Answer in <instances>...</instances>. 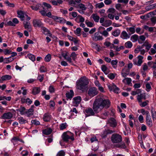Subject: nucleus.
<instances>
[{"mask_svg":"<svg viewBox=\"0 0 156 156\" xmlns=\"http://www.w3.org/2000/svg\"><path fill=\"white\" fill-rule=\"evenodd\" d=\"M110 103L108 99H104L102 98L96 99L94 101L92 108H88L85 110L86 117L94 116L95 113H98L99 109H103L105 107L108 108L110 106Z\"/></svg>","mask_w":156,"mask_h":156,"instance_id":"nucleus-1","label":"nucleus"},{"mask_svg":"<svg viewBox=\"0 0 156 156\" xmlns=\"http://www.w3.org/2000/svg\"><path fill=\"white\" fill-rule=\"evenodd\" d=\"M88 80L85 76L80 78L77 82L76 88L81 91L84 92L87 89Z\"/></svg>","mask_w":156,"mask_h":156,"instance_id":"nucleus-2","label":"nucleus"},{"mask_svg":"<svg viewBox=\"0 0 156 156\" xmlns=\"http://www.w3.org/2000/svg\"><path fill=\"white\" fill-rule=\"evenodd\" d=\"M74 135L70 132L67 131L64 132L62 136V137L63 141L67 142L69 139L73 141L74 140Z\"/></svg>","mask_w":156,"mask_h":156,"instance_id":"nucleus-3","label":"nucleus"},{"mask_svg":"<svg viewBox=\"0 0 156 156\" xmlns=\"http://www.w3.org/2000/svg\"><path fill=\"white\" fill-rule=\"evenodd\" d=\"M111 140L113 143H119L122 140L121 136L118 134H114L112 135Z\"/></svg>","mask_w":156,"mask_h":156,"instance_id":"nucleus-4","label":"nucleus"},{"mask_svg":"<svg viewBox=\"0 0 156 156\" xmlns=\"http://www.w3.org/2000/svg\"><path fill=\"white\" fill-rule=\"evenodd\" d=\"M98 91L95 87H92L90 88L88 91V94L90 97H92L98 94Z\"/></svg>","mask_w":156,"mask_h":156,"instance_id":"nucleus-5","label":"nucleus"},{"mask_svg":"<svg viewBox=\"0 0 156 156\" xmlns=\"http://www.w3.org/2000/svg\"><path fill=\"white\" fill-rule=\"evenodd\" d=\"M146 115L147 124L150 127H151L152 126L153 124L149 112L148 111L146 112Z\"/></svg>","mask_w":156,"mask_h":156,"instance_id":"nucleus-6","label":"nucleus"},{"mask_svg":"<svg viewBox=\"0 0 156 156\" xmlns=\"http://www.w3.org/2000/svg\"><path fill=\"white\" fill-rule=\"evenodd\" d=\"M92 38L93 40L95 41L101 40L103 39L102 36L99 35L97 32L94 33V35L92 36Z\"/></svg>","mask_w":156,"mask_h":156,"instance_id":"nucleus-7","label":"nucleus"},{"mask_svg":"<svg viewBox=\"0 0 156 156\" xmlns=\"http://www.w3.org/2000/svg\"><path fill=\"white\" fill-rule=\"evenodd\" d=\"M33 25L35 27H41L43 26V24L40 20L34 19L33 22Z\"/></svg>","mask_w":156,"mask_h":156,"instance_id":"nucleus-8","label":"nucleus"},{"mask_svg":"<svg viewBox=\"0 0 156 156\" xmlns=\"http://www.w3.org/2000/svg\"><path fill=\"white\" fill-rule=\"evenodd\" d=\"M138 61L137 62L135 61V60L133 59V62L134 64L138 66H140L143 62L142 59L143 58V57L141 55H139L138 56Z\"/></svg>","mask_w":156,"mask_h":156,"instance_id":"nucleus-9","label":"nucleus"},{"mask_svg":"<svg viewBox=\"0 0 156 156\" xmlns=\"http://www.w3.org/2000/svg\"><path fill=\"white\" fill-rule=\"evenodd\" d=\"M12 117V114L10 112L4 113L2 116V119H9Z\"/></svg>","mask_w":156,"mask_h":156,"instance_id":"nucleus-10","label":"nucleus"},{"mask_svg":"<svg viewBox=\"0 0 156 156\" xmlns=\"http://www.w3.org/2000/svg\"><path fill=\"white\" fill-rule=\"evenodd\" d=\"M17 14L18 17L20 18L21 20H24L26 14L22 11H17Z\"/></svg>","mask_w":156,"mask_h":156,"instance_id":"nucleus-11","label":"nucleus"},{"mask_svg":"<svg viewBox=\"0 0 156 156\" xmlns=\"http://www.w3.org/2000/svg\"><path fill=\"white\" fill-rule=\"evenodd\" d=\"M24 27L26 29H27L29 31H30L32 30L31 26L29 22L24 21L23 22Z\"/></svg>","mask_w":156,"mask_h":156,"instance_id":"nucleus-12","label":"nucleus"},{"mask_svg":"<svg viewBox=\"0 0 156 156\" xmlns=\"http://www.w3.org/2000/svg\"><path fill=\"white\" fill-rule=\"evenodd\" d=\"M17 120L19 123L21 125L25 124L28 123V121L22 117H18Z\"/></svg>","mask_w":156,"mask_h":156,"instance_id":"nucleus-13","label":"nucleus"},{"mask_svg":"<svg viewBox=\"0 0 156 156\" xmlns=\"http://www.w3.org/2000/svg\"><path fill=\"white\" fill-rule=\"evenodd\" d=\"M73 6L76 8H79L82 10H86L87 8L85 5L82 3H80L76 5H74Z\"/></svg>","mask_w":156,"mask_h":156,"instance_id":"nucleus-14","label":"nucleus"},{"mask_svg":"<svg viewBox=\"0 0 156 156\" xmlns=\"http://www.w3.org/2000/svg\"><path fill=\"white\" fill-rule=\"evenodd\" d=\"M108 122L110 124V126L113 127H115L116 125V122L115 119L113 118H111L108 120Z\"/></svg>","mask_w":156,"mask_h":156,"instance_id":"nucleus-15","label":"nucleus"},{"mask_svg":"<svg viewBox=\"0 0 156 156\" xmlns=\"http://www.w3.org/2000/svg\"><path fill=\"white\" fill-rule=\"evenodd\" d=\"M33 107H34V106H32L31 108L27 110V111H26L25 114L27 116L29 117L33 115L32 112L34 111V109L32 108Z\"/></svg>","mask_w":156,"mask_h":156,"instance_id":"nucleus-16","label":"nucleus"},{"mask_svg":"<svg viewBox=\"0 0 156 156\" xmlns=\"http://www.w3.org/2000/svg\"><path fill=\"white\" fill-rule=\"evenodd\" d=\"M112 24V21L109 20H105L104 23L101 24V25L107 27L110 26Z\"/></svg>","mask_w":156,"mask_h":156,"instance_id":"nucleus-17","label":"nucleus"},{"mask_svg":"<svg viewBox=\"0 0 156 156\" xmlns=\"http://www.w3.org/2000/svg\"><path fill=\"white\" fill-rule=\"evenodd\" d=\"M73 103L75 104H79L81 101V98L80 96H77L73 98Z\"/></svg>","mask_w":156,"mask_h":156,"instance_id":"nucleus-18","label":"nucleus"},{"mask_svg":"<svg viewBox=\"0 0 156 156\" xmlns=\"http://www.w3.org/2000/svg\"><path fill=\"white\" fill-rule=\"evenodd\" d=\"M143 99L144 100L146 99V96L145 94H142L137 95V100L139 102H141L142 99Z\"/></svg>","mask_w":156,"mask_h":156,"instance_id":"nucleus-19","label":"nucleus"},{"mask_svg":"<svg viewBox=\"0 0 156 156\" xmlns=\"http://www.w3.org/2000/svg\"><path fill=\"white\" fill-rule=\"evenodd\" d=\"M92 17L94 21L98 23L99 22L100 19V17L96 14H93L91 16Z\"/></svg>","mask_w":156,"mask_h":156,"instance_id":"nucleus-20","label":"nucleus"},{"mask_svg":"<svg viewBox=\"0 0 156 156\" xmlns=\"http://www.w3.org/2000/svg\"><path fill=\"white\" fill-rule=\"evenodd\" d=\"M114 132V131L110 129L105 130L104 131L103 134L102 135V137L104 138L106 136L107 134H112Z\"/></svg>","mask_w":156,"mask_h":156,"instance_id":"nucleus-21","label":"nucleus"},{"mask_svg":"<svg viewBox=\"0 0 156 156\" xmlns=\"http://www.w3.org/2000/svg\"><path fill=\"white\" fill-rule=\"evenodd\" d=\"M41 30H42V32L44 34L46 35L48 34L51 35L50 31L46 28L43 27V26L41 27Z\"/></svg>","mask_w":156,"mask_h":156,"instance_id":"nucleus-22","label":"nucleus"},{"mask_svg":"<svg viewBox=\"0 0 156 156\" xmlns=\"http://www.w3.org/2000/svg\"><path fill=\"white\" fill-rule=\"evenodd\" d=\"M40 89L39 87H35L33 89L32 93L34 95L38 94L40 91Z\"/></svg>","mask_w":156,"mask_h":156,"instance_id":"nucleus-23","label":"nucleus"},{"mask_svg":"<svg viewBox=\"0 0 156 156\" xmlns=\"http://www.w3.org/2000/svg\"><path fill=\"white\" fill-rule=\"evenodd\" d=\"M108 113V112L105 111L101 114L100 116L98 115V116L103 119H105L107 118Z\"/></svg>","mask_w":156,"mask_h":156,"instance_id":"nucleus-24","label":"nucleus"},{"mask_svg":"<svg viewBox=\"0 0 156 156\" xmlns=\"http://www.w3.org/2000/svg\"><path fill=\"white\" fill-rule=\"evenodd\" d=\"M51 117L48 113H46L44 114L43 117V120L45 122H48L50 120Z\"/></svg>","mask_w":156,"mask_h":156,"instance_id":"nucleus-25","label":"nucleus"},{"mask_svg":"<svg viewBox=\"0 0 156 156\" xmlns=\"http://www.w3.org/2000/svg\"><path fill=\"white\" fill-rule=\"evenodd\" d=\"M73 92L72 90H70V92L67 93L66 94V96L68 98L71 99L72 98L73 96Z\"/></svg>","mask_w":156,"mask_h":156,"instance_id":"nucleus-26","label":"nucleus"},{"mask_svg":"<svg viewBox=\"0 0 156 156\" xmlns=\"http://www.w3.org/2000/svg\"><path fill=\"white\" fill-rule=\"evenodd\" d=\"M16 111L20 112V114L22 115H23L25 113L26 109L24 107H21L20 108L16 109Z\"/></svg>","mask_w":156,"mask_h":156,"instance_id":"nucleus-27","label":"nucleus"},{"mask_svg":"<svg viewBox=\"0 0 156 156\" xmlns=\"http://www.w3.org/2000/svg\"><path fill=\"white\" fill-rule=\"evenodd\" d=\"M12 78V77L11 76L7 75L3 76L1 77L2 81L9 80Z\"/></svg>","mask_w":156,"mask_h":156,"instance_id":"nucleus-28","label":"nucleus"},{"mask_svg":"<svg viewBox=\"0 0 156 156\" xmlns=\"http://www.w3.org/2000/svg\"><path fill=\"white\" fill-rule=\"evenodd\" d=\"M121 36L122 38L125 39H127L129 37V36H128V34L125 31H123L122 32Z\"/></svg>","mask_w":156,"mask_h":156,"instance_id":"nucleus-29","label":"nucleus"},{"mask_svg":"<svg viewBox=\"0 0 156 156\" xmlns=\"http://www.w3.org/2000/svg\"><path fill=\"white\" fill-rule=\"evenodd\" d=\"M52 131L51 128H47L43 130V133L46 135L50 134Z\"/></svg>","mask_w":156,"mask_h":156,"instance_id":"nucleus-30","label":"nucleus"},{"mask_svg":"<svg viewBox=\"0 0 156 156\" xmlns=\"http://www.w3.org/2000/svg\"><path fill=\"white\" fill-rule=\"evenodd\" d=\"M101 69L102 70L106 75L108 74L109 73L108 71L107 70V68L105 65H102L101 66Z\"/></svg>","mask_w":156,"mask_h":156,"instance_id":"nucleus-31","label":"nucleus"},{"mask_svg":"<svg viewBox=\"0 0 156 156\" xmlns=\"http://www.w3.org/2000/svg\"><path fill=\"white\" fill-rule=\"evenodd\" d=\"M111 62L113 68L115 69H116L117 67V64L118 62V60L117 59L112 60Z\"/></svg>","mask_w":156,"mask_h":156,"instance_id":"nucleus-32","label":"nucleus"},{"mask_svg":"<svg viewBox=\"0 0 156 156\" xmlns=\"http://www.w3.org/2000/svg\"><path fill=\"white\" fill-rule=\"evenodd\" d=\"M135 26H133L132 27L129 28H126V30L127 31L129 30L131 34H134L135 32Z\"/></svg>","mask_w":156,"mask_h":156,"instance_id":"nucleus-33","label":"nucleus"},{"mask_svg":"<svg viewBox=\"0 0 156 156\" xmlns=\"http://www.w3.org/2000/svg\"><path fill=\"white\" fill-rule=\"evenodd\" d=\"M14 60V58H11V57L8 58H5L4 59V63H8L12 62Z\"/></svg>","mask_w":156,"mask_h":156,"instance_id":"nucleus-34","label":"nucleus"},{"mask_svg":"<svg viewBox=\"0 0 156 156\" xmlns=\"http://www.w3.org/2000/svg\"><path fill=\"white\" fill-rule=\"evenodd\" d=\"M125 46L126 48H131L133 46V44L130 41H128L125 43Z\"/></svg>","mask_w":156,"mask_h":156,"instance_id":"nucleus-35","label":"nucleus"},{"mask_svg":"<svg viewBox=\"0 0 156 156\" xmlns=\"http://www.w3.org/2000/svg\"><path fill=\"white\" fill-rule=\"evenodd\" d=\"M131 81L132 80L129 78H125L122 80L123 83H125L126 82L127 84L128 85H129L131 83Z\"/></svg>","mask_w":156,"mask_h":156,"instance_id":"nucleus-36","label":"nucleus"},{"mask_svg":"<svg viewBox=\"0 0 156 156\" xmlns=\"http://www.w3.org/2000/svg\"><path fill=\"white\" fill-rule=\"evenodd\" d=\"M120 30L119 29H117L112 32V34L115 37L118 36L120 34Z\"/></svg>","mask_w":156,"mask_h":156,"instance_id":"nucleus-37","label":"nucleus"},{"mask_svg":"<svg viewBox=\"0 0 156 156\" xmlns=\"http://www.w3.org/2000/svg\"><path fill=\"white\" fill-rule=\"evenodd\" d=\"M67 126V125L66 123H61L60 125V126L59 127L60 129L61 130H62L66 128V127Z\"/></svg>","mask_w":156,"mask_h":156,"instance_id":"nucleus-38","label":"nucleus"},{"mask_svg":"<svg viewBox=\"0 0 156 156\" xmlns=\"http://www.w3.org/2000/svg\"><path fill=\"white\" fill-rule=\"evenodd\" d=\"M141 92V90L140 89H138L135 91H132L131 94L133 95H135L137 94H140Z\"/></svg>","mask_w":156,"mask_h":156,"instance_id":"nucleus-39","label":"nucleus"},{"mask_svg":"<svg viewBox=\"0 0 156 156\" xmlns=\"http://www.w3.org/2000/svg\"><path fill=\"white\" fill-rule=\"evenodd\" d=\"M27 56L28 58L33 61H34L35 60V56L32 54H29L27 55Z\"/></svg>","mask_w":156,"mask_h":156,"instance_id":"nucleus-40","label":"nucleus"},{"mask_svg":"<svg viewBox=\"0 0 156 156\" xmlns=\"http://www.w3.org/2000/svg\"><path fill=\"white\" fill-rule=\"evenodd\" d=\"M138 38V36L136 34H134L131 37V40L133 42L136 41L137 40Z\"/></svg>","mask_w":156,"mask_h":156,"instance_id":"nucleus-41","label":"nucleus"},{"mask_svg":"<svg viewBox=\"0 0 156 156\" xmlns=\"http://www.w3.org/2000/svg\"><path fill=\"white\" fill-rule=\"evenodd\" d=\"M96 8H98L99 9L101 8L104 6V4L103 2H101L96 4L95 5Z\"/></svg>","mask_w":156,"mask_h":156,"instance_id":"nucleus-42","label":"nucleus"},{"mask_svg":"<svg viewBox=\"0 0 156 156\" xmlns=\"http://www.w3.org/2000/svg\"><path fill=\"white\" fill-rule=\"evenodd\" d=\"M65 153L63 150H61L59 151L57 154L56 156H64Z\"/></svg>","mask_w":156,"mask_h":156,"instance_id":"nucleus-43","label":"nucleus"},{"mask_svg":"<svg viewBox=\"0 0 156 156\" xmlns=\"http://www.w3.org/2000/svg\"><path fill=\"white\" fill-rule=\"evenodd\" d=\"M156 7V3L153 4L151 5H150L147 7V9H148L149 10L151 9H154Z\"/></svg>","mask_w":156,"mask_h":156,"instance_id":"nucleus-44","label":"nucleus"},{"mask_svg":"<svg viewBox=\"0 0 156 156\" xmlns=\"http://www.w3.org/2000/svg\"><path fill=\"white\" fill-rule=\"evenodd\" d=\"M85 23L88 27H92L94 26V24L92 23L89 21L88 20H86Z\"/></svg>","mask_w":156,"mask_h":156,"instance_id":"nucleus-45","label":"nucleus"},{"mask_svg":"<svg viewBox=\"0 0 156 156\" xmlns=\"http://www.w3.org/2000/svg\"><path fill=\"white\" fill-rule=\"evenodd\" d=\"M151 113L152 114V116L153 120L156 118V111L152 109L151 110Z\"/></svg>","mask_w":156,"mask_h":156,"instance_id":"nucleus-46","label":"nucleus"},{"mask_svg":"<svg viewBox=\"0 0 156 156\" xmlns=\"http://www.w3.org/2000/svg\"><path fill=\"white\" fill-rule=\"evenodd\" d=\"M51 58V56L50 54H49L47 55L44 58L45 60L47 62L50 61Z\"/></svg>","mask_w":156,"mask_h":156,"instance_id":"nucleus-47","label":"nucleus"},{"mask_svg":"<svg viewBox=\"0 0 156 156\" xmlns=\"http://www.w3.org/2000/svg\"><path fill=\"white\" fill-rule=\"evenodd\" d=\"M5 3L6 5L10 7H14V5L13 3H10L8 1H6L5 2Z\"/></svg>","mask_w":156,"mask_h":156,"instance_id":"nucleus-48","label":"nucleus"},{"mask_svg":"<svg viewBox=\"0 0 156 156\" xmlns=\"http://www.w3.org/2000/svg\"><path fill=\"white\" fill-rule=\"evenodd\" d=\"M148 103V101H144L143 102H141L140 104V105L141 107H144L146 105H147Z\"/></svg>","mask_w":156,"mask_h":156,"instance_id":"nucleus-49","label":"nucleus"},{"mask_svg":"<svg viewBox=\"0 0 156 156\" xmlns=\"http://www.w3.org/2000/svg\"><path fill=\"white\" fill-rule=\"evenodd\" d=\"M76 54L75 52H73L71 54L70 57H72L73 60H75L76 58Z\"/></svg>","mask_w":156,"mask_h":156,"instance_id":"nucleus-50","label":"nucleus"},{"mask_svg":"<svg viewBox=\"0 0 156 156\" xmlns=\"http://www.w3.org/2000/svg\"><path fill=\"white\" fill-rule=\"evenodd\" d=\"M31 122L32 124H34L36 125H38L40 124L39 122L36 120H32L31 121Z\"/></svg>","mask_w":156,"mask_h":156,"instance_id":"nucleus-51","label":"nucleus"},{"mask_svg":"<svg viewBox=\"0 0 156 156\" xmlns=\"http://www.w3.org/2000/svg\"><path fill=\"white\" fill-rule=\"evenodd\" d=\"M43 10L39 11V12L43 16H45L46 15V11H45V8L43 7Z\"/></svg>","mask_w":156,"mask_h":156,"instance_id":"nucleus-52","label":"nucleus"},{"mask_svg":"<svg viewBox=\"0 0 156 156\" xmlns=\"http://www.w3.org/2000/svg\"><path fill=\"white\" fill-rule=\"evenodd\" d=\"M108 87L109 89L110 90V91L112 90H113L115 88V85L114 84H110L108 86Z\"/></svg>","mask_w":156,"mask_h":156,"instance_id":"nucleus-53","label":"nucleus"},{"mask_svg":"<svg viewBox=\"0 0 156 156\" xmlns=\"http://www.w3.org/2000/svg\"><path fill=\"white\" fill-rule=\"evenodd\" d=\"M43 5L44 6V8L46 7L48 9L51 8V6L50 4L47 3L46 2H44L43 3Z\"/></svg>","mask_w":156,"mask_h":156,"instance_id":"nucleus-54","label":"nucleus"},{"mask_svg":"<svg viewBox=\"0 0 156 156\" xmlns=\"http://www.w3.org/2000/svg\"><path fill=\"white\" fill-rule=\"evenodd\" d=\"M129 1V0H118V2L119 3H122L125 5L127 4Z\"/></svg>","mask_w":156,"mask_h":156,"instance_id":"nucleus-55","label":"nucleus"},{"mask_svg":"<svg viewBox=\"0 0 156 156\" xmlns=\"http://www.w3.org/2000/svg\"><path fill=\"white\" fill-rule=\"evenodd\" d=\"M38 79L40 82H42L44 79V75H39L37 77Z\"/></svg>","mask_w":156,"mask_h":156,"instance_id":"nucleus-56","label":"nucleus"},{"mask_svg":"<svg viewBox=\"0 0 156 156\" xmlns=\"http://www.w3.org/2000/svg\"><path fill=\"white\" fill-rule=\"evenodd\" d=\"M108 76L110 79L112 80L115 77V75L113 73H110L108 75Z\"/></svg>","mask_w":156,"mask_h":156,"instance_id":"nucleus-57","label":"nucleus"},{"mask_svg":"<svg viewBox=\"0 0 156 156\" xmlns=\"http://www.w3.org/2000/svg\"><path fill=\"white\" fill-rule=\"evenodd\" d=\"M79 18L80 22L83 23L84 22L85 19L81 16L78 15V17Z\"/></svg>","mask_w":156,"mask_h":156,"instance_id":"nucleus-58","label":"nucleus"},{"mask_svg":"<svg viewBox=\"0 0 156 156\" xmlns=\"http://www.w3.org/2000/svg\"><path fill=\"white\" fill-rule=\"evenodd\" d=\"M101 34L105 37H107L108 34V33L106 30H104L102 33H101Z\"/></svg>","mask_w":156,"mask_h":156,"instance_id":"nucleus-59","label":"nucleus"},{"mask_svg":"<svg viewBox=\"0 0 156 156\" xmlns=\"http://www.w3.org/2000/svg\"><path fill=\"white\" fill-rule=\"evenodd\" d=\"M69 14V15H71L74 18L76 17L77 15V12H70Z\"/></svg>","mask_w":156,"mask_h":156,"instance_id":"nucleus-60","label":"nucleus"},{"mask_svg":"<svg viewBox=\"0 0 156 156\" xmlns=\"http://www.w3.org/2000/svg\"><path fill=\"white\" fill-rule=\"evenodd\" d=\"M49 91L50 93L54 92L55 91V89L53 86H50L49 88Z\"/></svg>","mask_w":156,"mask_h":156,"instance_id":"nucleus-61","label":"nucleus"},{"mask_svg":"<svg viewBox=\"0 0 156 156\" xmlns=\"http://www.w3.org/2000/svg\"><path fill=\"white\" fill-rule=\"evenodd\" d=\"M112 2L111 0H105L104 1L106 5H109L111 4Z\"/></svg>","mask_w":156,"mask_h":156,"instance_id":"nucleus-62","label":"nucleus"},{"mask_svg":"<svg viewBox=\"0 0 156 156\" xmlns=\"http://www.w3.org/2000/svg\"><path fill=\"white\" fill-rule=\"evenodd\" d=\"M115 9L114 8H111L108 9V12L112 13H114L115 12Z\"/></svg>","mask_w":156,"mask_h":156,"instance_id":"nucleus-63","label":"nucleus"},{"mask_svg":"<svg viewBox=\"0 0 156 156\" xmlns=\"http://www.w3.org/2000/svg\"><path fill=\"white\" fill-rule=\"evenodd\" d=\"M4 53L5 55H6L9 54L11 53V51L7 49H5L4 51Z\"/></svg>","mask_w":156,"mask_h":156,"instance_id":"nucleus-64","label":"nucleus"}]
</instances>
